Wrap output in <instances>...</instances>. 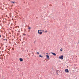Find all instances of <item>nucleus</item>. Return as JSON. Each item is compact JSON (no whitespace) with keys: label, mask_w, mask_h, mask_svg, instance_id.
<instances>
[{"label":"nucleus","mask_w":79,"mask_h":79,"mask_svg":"<svg viewBox=\"0 0 79 79\" xmlns=\"http://www.w3.org/2000/svg\"><path fill=\"white\" fill-rule=\"evenodd\" d=\"M39 31H41V30H39L38 31V33L39 34H42V31H40L39 32Z\"/></svg>","instance_id":"obj_1"},{"label":"nucleus","mask_w":79,"mask_h":79,"mask_svg":"<svg viewBox=\"0 0 79 79\" xmlns=\"http://www.w3.org/2000/svg\"><path fill=\"white\" fill-rule=\"evenodd\" d=\"M59 58H60V59H62V60H63V56H60L59 57Z\"/></svg>","instance_id":"obj_2"},{"label":"nucleus","mask_w":79,"mask_h":79,"mask_svg":"<svg viewBox=\"0 0 79 79\" xmlns=\"http://www.w3.org/2000/svg\"><path fill=\"white\" fill-rule=\"evenodd\" d=\"M65 71L66 72V73H69V70H68V69H65Z\"/></svg>","instance_id":"obj_3"},{"label":"nucleus","mask_w":79,"mask_h":79,"mask_svg":"<svg viewBox=\"0 0 79 79\" xmlns=\"http://www.w3.org/2000/svg\"><path fill=\"white\" fill-rule=\"evenodd\" d=\"M51 53H52L53 55H54V56H56V54L55 53L52 52Z\"/></svg>","instance_id":"obj_4"},{"label":"nucleus","mask_w":79,"mask_h":79,"mask_svg":"<svg viewBox=\"0 0 79 79\" xmlns=\"http://www.w3.org/2000/svg\"><path fill=\"white\" fill-rule=\"evenodd\" d=\"M19 60L20 61H23V59L22 58H20Z\"/></svg>","instance_id":"obj_5"},{"label":"nucleus","mask_w":79,"mask_h":79,"mask_svg":"<svg viewBox=\"0 0 79 79\" xmlns=\"http://www.w3.org/2000/svg\"><path fill=\"white\" fill-rule=\"evenodd\" d=\"M46 57H47V58H48H48H49V56L47 55Z\"/></svg>","instance_id":"obj_6"},{"label":"nucleus","mask_w":79,"mask_h":79,"mask_svg":"<svg viewBox=\"0 0 79 79\" xmlns=\"http://www.w3.org/2000/svg\"><path fill=\"white\" fill-rule=\"evenodd\" d=\"M39 56H40V57H41V58H42L43 57V56H42V55H41L40 54Z\"/></svg>","instance_id":"obj_7"},{"label":"nucleus","mask_w":79,"mask_h":79,"mask_svg":"<svg viewBox=\"0 0 79 79\" xmlns=\"http://www.w3.org/2000/svg\"><path fill=\"white\" fill-rule=\"evenodd\" d=\"M23 35H26V34L24 33H23Z\"/></svg>","instance_id":"obj_8"},{"label":"nucleus","mask_w":79,"mask_h":79,"mask_svg":"<svg viewBox=\"0 0 79 79\" xmlns=\"http://www.w3.org/2000/svg\"><path fill=\"white\" fill-rule=\"evenodd\" d=\"M11 3H15V2H12Z\"/></svg>","instance_id":"obj_9"},{"label":"nucleus","mask_w":79,"mask_h":79,"mask_svg":"<svg viewBox=\"0 0 79 79\" xmlns=\"http://www.w3.org/2000/svg\"><path fill=\"white\" fill-rule=\"evenodd\" d=\"M28 29H30L31 27H29L28 28Z\"/></svg>","instance_id":"obj_10"},{"label":"nucleus","mask_w":79,"mask_h":79,"mask_svg":"<svg viewBox=\"0 0 79 79\" xmlns=\"http://www.w3.org/2000/svg\"><path fill=\"white\" fill-rule=\"evenodd\" d=\"M6 40V39H4L3 40H5V41Z\"/></svg>","instance_id":"obj_11"},{"label":"nucleus","mask_w":79,"mask_h":79,"mask_svg":"<svg viewBox=\"0 0 79 79\" xmlns=\"http://www.w3.org/2000/svg\"><path fill=\"white\" fill-rule=\"evenodd\" d=\"M37 53L38 54H39V52H37Z\"/></svg>","instance_id":"obj_12"},{"label":"nucleus","mask_w":79,"mask_h":79,"mask_svg":"<svg viewBox=\"0 0 79 79\" xmlns=\"http://www.w3.org/2000/svg\"><path fill=\"white\" fill-rule=\"evenodd\" d=\"M60 51H61V52H62V50L60 49Z\"/></svg>","instance_id":"obj_13"},{"label":"nucleus","mask_w":79,"mask_h":79,"mask_svg":"<svg viewBox=\"0 0 79 79\" xmlns=\"http://www.w3.org/2000/svg\"><path fill=\"white\" fill-rule=\"evenodd\" d=\"M47 32V31H45V32Z\"/></svg>","instance_id":"obj_14"},{"label":"nucleus","mask_w":79,"mask_h":79,"mask_svg":"<svg viewBox=\"0 0 79 79\" xmlns=\"http://www.w3.org/2000/svg\"><path fill=\"white\" fill-rule=\"evenodd\" d=\"M0 37H2V36H1V35H0Z\"/></svg>","instance_id":"obj_15"},{"label":"nucleus","mask_w":79,"mask_h":79,"mask_svg":"<svg viewBox=\"0 0 79 79\" xmlns=\"http://www.w3.org/2000/svg\"><path fill=\"white\" fill-rule=\"evenodd\" d=\"M42 31H44V30Z\"/></svg>","instance_id":"obj_16"},{"label":"nucleus","mask_w":79,"mask_h":79,"mask_svg":"<svg viewBox=\"0 0 79 79\" xmlns=\"http://www.w3.org/2000/svg\"><path fill=\"white\" fill-rule=\"evenodd\" d=\"M36 18L37 19V17Z\"/></svg>","instance_id":"obj_17"}]
</instances>
